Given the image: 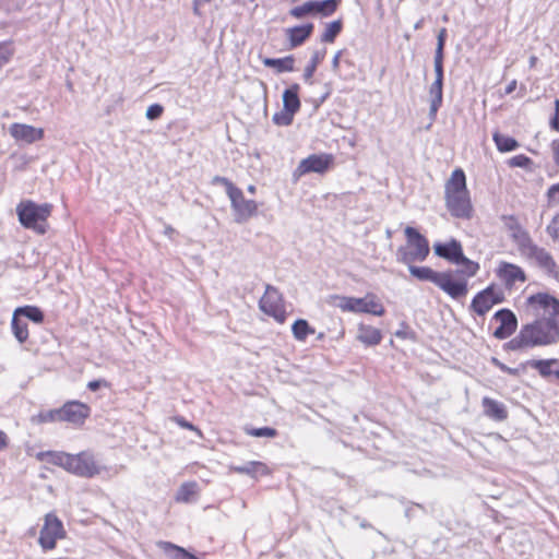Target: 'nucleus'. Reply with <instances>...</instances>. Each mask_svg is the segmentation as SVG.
<instances>
[{"label": "nucleus", "mask_w": 559, "mask_h": 559, "mask_svg": "<svg viewBox=\"0 0 559 559\" xmlns=\"http://www.w3.org/2000/svg\"><path fill=\"white\" fill-rule=\"evenodd\" d=\"M527 311L535 321L525 324L508 346L512 350L546 346L559 341V300L547 293L527 298Z\"/></svg>", "instance_id": "nucleus-1"}, {"label": "nucleus", "mask_w": 559, "mask_h": 559, "mask_svg": "<svg viewBox=\"0 0 559 559\" xmlns=\"http://www.w3.org/2000/svg\"><path fill=\"white\" fill-rule=\"evenodd\" d=\"M37 459L56 464L67 472L83 478H93L106 471V467L98 462L91 451H82L78 454L51 451L39 452Z\"/></svg>", "instance_id": "nucleus-2"}, {"label": "nucleus", "mask_w": 559, "mask_h": 559, "mask_svg": "<svg viewBox=\"0 0 559 559\" xmlns=\"http://www.w3.org/2000/svg\"><path fill=\"white\" fill-rule=\"evenodd\" d=\"M445 205L452 216L471 218L473 206L466 187V177L461 168L452 171L444 186Z\"/></svg>", "instance_id": "nucleus-3"}, {"label": "nucleus", "mask_w": 559, "mask_h": 559, "mask_svg": "<svg viewBox=\"0 0 559 559\" xmlns=\"http://www.w3.org/2000/svg\"><path fill=\"white\" fill-rule=\"evenodd\" d=\"M51 210V204H37L33 201H23L16 206L20 223L39 235L47 231V218L50 216Z\"/></svg>", "instance_id": "nucleus-4"}, {"label": "nucleus", "mask_w": 559, "mask_h": 559, "mask_svg": "<svg viewBox=\"0 0 559 559\" xmlns=\"http://www.w3.org/2000/svg\"><path fill=\"white\" fill-rule=\"evenodd\" d=\"M404 233L406 236V245L397 249V261L404 264L425 261L429 254L428 240L411 226H407Z\"/></svg>", "instance_id": "nucleus-5"}, {"label": "nucleus", "mask_w": 559, "mask_h": 559, "mask_svg": "<svg viewBox=\"0 0 559 559\" xmlns=\"http://www.w3.org/2000/svg\"><path fill=\"white\" fill-rule=\"evenodd\" d=\"M334 305L342 311L354 313H370L381 317L384 314L385 309L379 298L374 294H367L362 298L335 296Z\"/></svg>", "instance_id": "nucleus-6"}, {"label": "nucleus", "mask_w": 559, "mask_h": 559, "mask_svg": "<svg viewBox=\"0 0 559 559\" xmlns=\"http://www.w3.org/2000/svg\"><path fill=\"white\" fill-rule=\"evenodd\" d=\"M66 536L62 522L53 514L45 515L44 525L40 530L38 543L44 550H51L56 547L57 540Z\"/></svg>", "instance_id": "nucleus-7"}, {"label": "nucleus", "mask_w": 559, "mask_h": 559, "mask_svg": "<svg viewBox=\"0 0 559 559\" xmlns=\"http://www.w3.org/2000/svg\"><path fill=\"white\" fill-rule=\"evenodd\" d=\"M259 308L262 312L273 317L280 323H283L286 319L282 295L278 289L272 285H266L265 293L259 301Z\"/></svg>", "instance_id": "nucleus-8"}, {"label": "nucleus", "mask_w": 559, "mask_h": 559, "mask_svg": "<svg viewBox=\"0 0 559 559\" xmlns=\"http://www.w3.org/2000/svg\"><path fill=\"white\" fill-rule=\"evenodd\" d=\"M227 195L235 212V221L237 223H245L255 215L258 204L253 200H246L239 188H230V192Z\"/></svg>", "instance_id": "nucleus-9"}, {"label": "nucleus", "mask_w": 559, "mask_h": 559, "mask_svg": "<svg viewBox=\"0 0 559 559\" xmlns=\"http://www.w3.org/2000/svg\"><path fill=\"white\" fill-rule=\"evenodd\" d=\"M504 300V294L501 288L490 285L479 292L472 300L471 308L478 314H486L495 305Z\"/></svg>", "instance_id": "nucleus-10"}, {"label": "nucleus", "mask_w": 559, "mask_h": 559, "mask_svg": "<svg viewBox=\"0 0 559 559\" xmlns=\"http://www.w3.org/2000/svg\"><path fill=\"white\" fill-rule=\"evenodd\" d=\"M503 225L509 234V237L516 245L518 251L522 255L530 249L534 241L528 231L520 224L516 217L509 215L502 216Z\"/></svg>", "instance_id": "nucleus-11"}, {"label": "nucleus", "mask_w": 559, "mask_h": 559, "mask_svg": "<svg viewBox=\"0 0 559 559\" xmlns=\"http://www.w3.org/2000/svg\"><path fill=\"white\" fill-rule=\"evenodd\" d=\"M436 285L453 299H461L467 295V280L455 277L453 272H440Z\"/></svg>", "instance_id": "nucleus-12"}, {"label": "nucleus", "mask_w": 559, "mask_h": 559, "mask_svg": "<svg viewBox=\"0 0 559 559\" xmlns=\"http://www.w3.org/2000/svg\"><path fill=\"white\" fill-rule=\"evenodd\" d=\"M496 275L509 289L516 283H524L526 281L525 272L521 266L506 261L499 262Z\"/></svg>", "instance_id": "nucleus-13"}, {"label": "nucleus", "mask_w": 559, "mask_h": 559, "mask_svg": "<svg viewBox=\"0 0 559 559\" xmlns=\"http://www.w3.org/2000/svg\"><path fill=\"white\" fill-rule=\"evenodd\" d=\"M522 255L527 259L534 260L536 265L540 267L544 272H546L548 275L557 276L559 274L554 258L544 248H540L534 243Z\"/></svg>", "instance_id": "nucleus-14"}, {"label": "nucleus", "mask_w": 559, "mask_h": 559, "mask_svg": "<svg viewBox=\"0 0 559 559\" xmlns=\"http://www.w3.org/2000/svg\"><path fill=\"white\" fill-rule=\"evenodd\" d=\"M10 135L19 143L33 144L44 138V130L25 123H12L9 127Z\"/></svg>", "instance_id": "nucleus-15"}, {"label": "nucleus", "mask_w": 559, "mask_h": 559, "mask_svg": "<svg viewBox=\"0 0 559 559\" xmlns=\"http://www.w3.org/2000/svg\"><path fill=\"white\" fill-rule=\"evenodd\" d=\"M493 319L499 322V326L493 332V336L498 340L508 338L518 328V319L509 309H501L497 311Z\"/></svg>", "instance_id": "nucleus-16"}, {"label": "nucleus", "mask_w": 559, "mask_h": 559, "mask_svg": "<svg viewBox=\"0 0 559 559\" xmlns=\"http://www.w3.org/2000/svg\"><path fill=\"white\" fill-rule=\"evenodd\" d=\"M329 164L330 158L328 156L313 154L299 163L293 176L298 180L301 176L309 173L322 174L328 169Z\"/></svg>", "instance_id": "nucleus-17"}, {"label": "nucleus", "mask_w": 559, "mask_h": 559, "mask_svg": "<svg viewBox=\"0 0 559 559\" xmlns=\"http://www.w3.org/2000/svg\"><path fill=\"white\" fill-rule=\"evenodd\" d=\"M60 412V420L69 421L72 424H83L86 417L90 415V407L81 402L72 401L66 403Z\"/></svg>", "instance_id": "nucleus-18"}, {"label": "nucleus", "mask_w": 559, "mask_h": 559, "mask_svg": "<svg viewBox=\"0 0 559 559\" xmlns=\"http://www.w3.org/2000/svg\"><path fill=\"white\" fill-rule=\"evenodd\" d=\"M437 255L449 260L452 263L459 264L463 259L462 246L456 240H451L448 243H436L433 246Z\"/></svg>", "instance_id": "nucleus-19"}, {"label": "nucleus", "mask_w": 559, "mask_h": 559, "mask_svg": "<svg viewBox=\"0 0 559 559\" xmlns=\"http://www.w3.org/2000/svg\"><path fill=\"white\" fill-rule=\"evenodd\" d=\"M481 404L484 414L487 417L498 421L504 420L508 417V412L502 403L486 396L483 399Z\"/></svg>", "instance_id": "nucleus-20"}, {"label": "nucleus", "mask_w": 559, "mask_h": 559, "mask_svg": "<svg viewBox=\"0 0 559 559\" xmlns=\"http://www.w3.org/2000/svg\"><path fill=\"white\" fill-rule=\"evenodd\" d=\"M313 24L295 26L286 31L292 47L301 45L312 33Z\"/></svg>", "instance_id": "nucleus-21"}, {"label": "nucleus", "mask_w": 559, "mask_h": 559, "mask_svg": "<svg viewBox=\"0 0 559 559\" xmlns=\"http://www.w3.org/2000/svg\"><path fill=\"white\" fill-rule=\"evenodd\" d=\"M300 87L297 83L293 84L290 87L286 88L283 93V108L296 114L300 108V100L298 97V92Z\"/></svg>", "instance_id": "nucleus-22"}, {"label": "nucleus", "mask_w": 559, "mask_h": 559, "mask_svg": "<svg viewBox=\"0 0 559 559\" xmlns=\"http://www.w3.org/2000/svg\"><path fill=\"white\" fill-rule=\"evenodd\" d=\"M157 546L159 549L164 551V554L169 559H198L195 556L188 552L186 549L169 542L160 540L157 543Z\"/></svg>", "instance_id": "nucleus-23"}, {"label": "nucleus", "mask_w": 559, "mask_h": 559, "mask_svg": "<svg viewBox=\"0 0 559 559\" xmlns=\"http://www.w3.org/2000/svg\"><path fill=\"white\" fill-rule=\"evenodd\" d=\"M357 338L366 345H377L381 342L382 335L377 328L360 324Z\"/></svg>", "instance_id": "nucleus-24"}, {"label": "nucleus", "mask_w": 559, "mask_h": 559, "mask_svg": "<svg viewBox=\"0 0 559 559\" xmlns=\"http://www.w3.org/2000/svg\"><path fill=\"white\" fill-rule=\"evenodd\" d=\"M231 469L238 474H246L252 477L267 475L270 473L267 466L262 462H249L241 466H234Z\"/></svg>", "instance_id": "nucleus-25"}, {"label": "nucleus", "mask_w": 559, "mask_h": 559, "mask_svg": "<svg viewBox=\"0 0 559 559\" xmlns=\"http://www.w3.org/2000/svg\"><path fill=\"white\" fill-rule=\"evenodd\" d=\"M442 85H443V82L435 80L429 87V95H430L429 116L431 118L436 117L437 111L442 104Z\"/></svg>", "instance_id": "nucleus-26"}, {"label": "nucleus", "mask_w": 559, "mask_h": 559, "mask_svg": "<svg viewBox=\"0 0 559 559\" xmlns=\"http://www.w3.org/2000/svg\"><path fill=\"white\" fill-rule=\"evenodd\" d=\"M527 365L537 370L539 374L544 378H548L550 376H555L556 373V365H558V359H533L527 361Z\"/></svg>", "instance_id": "nucleus-27"}, {"label": "nucleus", "mask_w": 559, "mask_h": 559, "mask_svg": "<svg viewBox=\"0 0 559 559\" xmlns=\"http://www.w3.org/2000/svg\"><path fill=\"white\" fill-rule=\"evenodd\" d=\"M263 64L269 68H273L276 72H292L294 71L295 59L293 56H287L284 58L273 59L265 58L263 60Z\"/></svg>", "instance_id": "nucleus-28"}, {"label": "nucleus", "mask_w": 559, "mask_h": 559, "mask_svg": "<svg viewBox=\"0 0 559 559\" xmlns=\"http://www.w3.org/2000/svg\"><path fill=\"white\" fill-rule=\"evenodd\" d=\"M407 265L411 274L419 281H429L433 284L437 283L440 272H436L428 266H415L414 263Z\"/></svg>", "instance_id": "nucleus-29"}, {"label": "nucleus", "mask_w": 559, "mask_h": 559, "mask_svg": "<svg viewBox=\"0 0 559 559\" xmlns=\"http://www.w3.org/2000/svg\"><path fill=\"white\" fill-rule=\"evenodd\" d=\"M312 15H320L323 17L332 15L338 5V0H322L312 1Z\"/></svg>", "instance_id": "nucleus-30"}, {"label": "nucleus", "mask_w": 559, "mask_h": 559, "mask_svg": "<svg viewBox=\"0 0 559 559\" xmlns=\"http://www.w3.org/2000/svg\"><path fill=\"white\" fill-rule=\"evenodd\" d=\"M199 487L195 481L183 483L176 495L178 502H190L198 493Z\"/></svg>", "instance_id": "nucleus-31"}, {"label": "nucleus", "mask_w": 559, "mask_h": 559, "mask_svg": "<svg viewBox=\"0 0 559 559\" xmlns=\"http://www.w3.org/2000/svg\"><path fill=\"white\" fill-rule=\"evenodd\" d=\"M292 331L294 337L300 342L305 341L308 335L314 333V329L304 319L296 320L292 326Z\"/></svg>", "instance_id": "nucleus-32"}, {"label": "nucleus", "mask_w": 559, "mask_h": 559, "mask_svg": "<svg viewBox=\"0 0 559 559\" xmlns=\"http://www.w3.org/2000/svg\"><path fill=\"white\" fill-rule=\"evenodd\" d=\"M493 141L497 145V148L500 152H511V151H514L519 146V143L516 142L515 139H513L509 135L498 133V132H496L493 134Z\"/></svg>", "instance_id": "nucleus-33"}, {"label": "nucleus", "mask_w": 559, "mask_h": 559, "mask_svg": "<svg viewBox=\"0 0 559 559\" xmlns=\"http://www.w3.org/2000/svg\"><path fill=\"white\" fill-rule=\"evenodd\" d=\"M12 331L20 343H24L28 338L27 323L22 321L15 312L12 318Z\"/></svg>", "instance_id": "nucleus-34"}, {"label": "nucleus", "mask_w": 559, "mask_h": 559, "mask_svg": "<svg viewBox=\"0 0 559 559\" xmlns=\"http://www.w3.org/2000/svg\"><path fill=\"white\" fill-rule=\"evenodd\" d=\"M15 314L25 317L35 323H41L44 320L43 311L35 306H25L15 309Z\"/></svg>", "instance_id": "nucleus-35"}, {"label": "nucleus", "mask_w": 559, "mask_h": 559, "mask_svg": "<svg viewBox=\"0 0 559 559\" xmlns=\"http://www.w3.org/2000/svg\"><path fill=\"white\" fill-rule=\"evenodd\" d=\"M342 31V22L340 20L325 24L324 32L321 35V40L324 43H333L335 37Z\"/></svg>", "instance_id": "nucleus-36"}, {"label": "nucleus", "mask_w": 559, "mask_h": 559, "mask_svg": "<svg viewBox=\"0 0 559 559\" xmlns=\"http://www.w3.org/2000/svg\"><path fill=\"white\" fill-rule=\"evenodd\" d=\"M324 51H316L310 60V63L306 67L304 72V78L306 81H310L312 78L318 64L323 60Z\"/></svg>", "instance_id": "nucleus-37"}, {"label": "nucleus", "mask_w": 559, "mask_h": 559, "mask_svg": "<svg viewBox=\"0 0 559 559\" xmlns=\"http://www.w3.org/2000/svg\"><path fill=\"white\" fill-rule=\"evenodd\" d=\"M312 1H307L301 5L292 8L289 10V15H292L295 19H302L307 15H312Z\"/></svg>", "instance_id": "nucleus-38"}, {"label": "nucleus", "mask_w": 559, "mask_h": 559, "mask_svg": "<svg viewBox=\"0 0 559 559\" xmlns=\"http://www.w3.org/2000/svg\"><path fill=\"white\" fill-rule=\"evenodd\" d=\"M294 115L283 108L280 112L274 114L273 122L277 126H289L293 122Z\"/></svg>", "instance_id": "nucleus-39"}, {"label": "nucleus", "mask_w": 559, "mask_h": 559, "mask_svg": "<svg viewBox=\"0 0 559 559\" xmlns=\"http://www.w3.org/2000/svg\"><path fill=\"white\" fill-rule=\"evenodd\" d=\"M247 433L257 438H274L277 435L276 430L270 427L247 429Z\"/></svg>", "instance_id": "nucleus-40"}, {"label": "nucleus", "mask_w": 559, "mask_h": 559, "mask_svg": "<svg viewBox=\"0 0 559 559\" xmlns=\"http://www.w3.org/2000/svg\"><path fill=\"white\" fill-rule=\"evenodd\" d=\"M459 264L464 265V270L462 272L465 273L468 277L474 276L479 269L478 263L471 261L464 255L463 259L460 260Z\"/></svg>", "instance_id": "nucleus-41"}, {"label": "nucleus", "mask_w": 559, "mask_h": 559, "mask_svg": "<svg viewBox=\"0 0 559 559\" xmlns=\"http://www.w3.org/2000/svg\"><path fill=\"white\" fill-rule=\"evenodd\" d=\"M39 421L47 423V421H61L60 420V412L59 409H52L45 413H40L38 415Z\"/></svg>", "instance_id": "nucleus-42"}, {"label": "nucleus", "mask_w": 559, "mask_h": 559, "mask_svg": "<svg viewBox=\"0 0 559 559\" xmlns=\"http://www.w3.org/2000/svg\"><path fill=\"white\" fill-rule=\"evenodd\" d=\"M547 230V234L552 238V239H558L559 238V215H556L551 222L549 223V225L547 226L546 228Z\"/></svg>", "instance_id": "nucleus-43"}, {"label": "nucleus", "mask_w": 559, "mask_h": 559, "mask_svg": "<svg viewBox=\"0 0 559 559\" xmlns=\"http://www.w3.org/2000/svg\"><path fill=\"white\" fill-rule=\"evenodd\" d=\"M163 111V106L153 104L147 108L145 116L148 120H155L162 116Z\"/></svg>", "instance_id": "nucleus-44"}, {"label": "nucleus", "mask_w": 559, "mask_h": 559, "mask_svg": "<svg viewBox=\"0 0 559 559\" xmlns=\"http://www.w3.org/2000/svg\"><path fill=\"white\" fill-rule=\"evenodd\" d=\"M531 159L525 155H516L510 159V165L515 167H526Z\"/></svg>", "instance_id": "nucleus-45"}, {"label": "nucleus", "mask_w": 559, "mask_h": 559, "mask_svg": "<svg viewBox=\"0 0 559 559\" xmlns=\"http://www.w3.org/2000/svg\"><path fill=\"white\" fill-rule=\"evenodd\" d=\"M213 182L223 185L226 188L227 194L230 192V188H236V186L231 181H229L227 178L221 177V176L214 177Z\"/></svg>", "instance_id": "nucleus-46"}, {"label": "nucleus", "mask_w": 559, "mask_h": 559, "mask_svg": "<svg viewBox=\"0 0 559 559\" xmlns=\"http://www.w3.org/2000/svg\"><path fill=\"white\" fill-rule=\"evenodd\" d=\"M548 198L559 204V183L552 185L547 192Z\"/></svg>", "instance_id": "nucleus-47"}, {"label": "nucleus", "mask_w": 559, "mask_h": 559, "mask_svg": "<svg viewBox=\"0 0 559 559\" xmlns=\"http://www.w3.org/2000/svg\"><path fill=\"white\" fill-rule=\"evenodd\" d=\"M492 364H495L503 372H507V373L513 374V376L518 374V370L516 369H513V368H510V367L506 366L504 364L499 361L497 358H492Z\"/></svg>", "instance_id": "nucleus-48"}, {"label": "nucleus", "mask_w": 559, "mask_h": 559, "mask_svg": "<svg viewBox=\"0 0 559 559\" xmlns=\"http://www.w3.org/2000/svg\"><path fill=\"white\" fill-rule=\"evenodd\" d=\"M433 63L443 64V47L437 46Z\"/></svg>", "instance_id": "nucleus-49"}, {"label": "nucleus", "mask_w": 559, "mask_h": 559, "mask_svg": "<svg viewBox=\"0 0 559 559\" xmlns=\"http://www.w3.org/2000/svg\"><path fill=\"white\" fill-rule=\"evenodd\" d=\"M551 150H552L554 160L559 166V141L552 142Z\"/></svg>", "instance_id": "nucleus-50"}, {"label": "nucleus", "mask_w": 559, "mask_h": 559, "mask_svg": "<svg viewBox=\"0 0 559 559\" xmlns=\"http://www.w3.org/2000/svg\"><path fill=\"white\" fill-rule=\"evenodd\" d=\"M435 66V73H436V81L443 82V64L433 63Z\"/></svg>", "instance_id": "nucleus-51"}, {"label": "nucleus", "mask_w": 559, "mask_h": 559, "mask_svg": "<svg viewBox=\"0 0 559 559\" xmlns=\"http://www.w3.org/2000/svg\"><path fill=\"white\" fill-rule=\"evenodd\" d=\"M551 123H552L554 129L559 131V99L556 100L555 117H554Z\"/></svg>", "instance_id": "nucleus-52"}, {"label": "nucleus", "mask_w": 559, "mask_h": 559, "mask_svg": "<svg viewBox=\"0 0 559 559\" xmlns=\"http://www.w3.org/2000/svg\"><path fill=\"white\" fill-rule=\"evenodd\" d=\"M445 37H447V29L445 28H441L439 34H438V43H437L438 47H444Z\"/></svg>", "instance_id": "nucleus-53"}, {"label": "nucleus", "mask_w": 559, "mask_h": 559, "mask_svg": "<svg viewBox=\"0 0 559 559\" xmlns=\"http://www.w3.org/2000/svg\"><path fill=\"white\" fill-rule=\"evenodd\" d=\"M1 4L5 8L7 11L17 10L20 9V3H9V0H1Z\"/></svg>", "instance_id": "nucleus-54"}, {"label": "nucleus", "mask_w": 559, "mask_h": 559, "mask_svg": "<svg viewBox=\"0 0 559 559\" xmlns=\"http://www.w3.org/2000/svg\"><path fill=\"white\" fill-rule=\"evenodd\" d=\"M176 420L181 427L198 431L200 433V431L192 424L188 423L186 419L179 417Z\"/></svg>", "instance_id": "nucleus-55"}, {"label": "nucleus", "mask_w": 559, "mask_h": 559, "mask_svg": "<svg viewBox=\"0 0 559 559\" xmlns=\"http://www.w3.org/2000/svg\"><path fill=\"white\" fill-rule=\"evenodd\" d=\"M9 444V438L7 433L2 430H0V451L4 450Z\"/></svg>", "instance_id": "nucleus-56"}, {"label": "nucleus", "mask_w": 559, "mask_h": 559, "mask_svg": "<svg viewBox=\"0 0 559 559\" xmlns=\"http://www.w3.org/2000/svg\"><path fill=\"white\" fill-rule=\"evenodd\" d=\"M102 384H105V381H102V380H93V381H90L87 383V388L91 390V391H96L100 388Z\"/></svg>", "instance_id": "nucleus-57"}, {"label": "nucleus", "mask_w": 559, "mask_h": 559, "mask_svg": "<svg viewBox=\"0 0 559 559\" xmlns=\"http://www.w3.org/2000/svg\"><path fill=\"white\" fill-rule=\"evenodd\" d=\"M9 60V55H7L3 50L2 45L0 44V68L7 63Z\"/></svg>", "instance_id": "nucleus-58"}, {"label": "nucleus", "mask_w": 559, "mask_h": 559, "mask_svg": "<svg viewBox=\"0 0 559 559\" xmlns=\"http://www.w3.org/2000/svg\"><path fill=\"white\" fill-rule=\"evenodd\" d=\"M516 88V80H512L506 87V94H511Z\"/></svg>", "instance_id": "nucleus-59"}, {"label": "nucleus", "mask_w": 559, "mask_h": 559, "mask_svg": "<svg viewBox=\"0 0 559 559\" xmlns=\"http://www.w3.org/2000/svg\"><path fill=\"white\" fill-rule=\"evenodd\" d=\"M340 58H341V51H338V52L334 56V58H333V60H332V67H333V69H334V70H336V69L338 68V66H340Z\"/></svg>", "instance_id": "nucleus-60"}, {"label": "nucleus", "mask_w": 559, "mask_h": 559, "mask_svg": "<svg viewBox=\"0 0 559 559\" xmlns=\"http://www.w3.org/2000/svg\"><path fill=\"white\" fill-rule=\"evenodd\" d=\"M202 5H203V4L198 3V2H197V0H194V3H193V12H194V14H197V15H201L200 8H201Z\"/></svg>", "instance_id": "nucleus-61"}, {"label": "nucleus", "mask_w": 559, "mask_h": 559, "mask_svg": "<svg viewBox=\"0 0 559 559\" xmlns=\"http://www.w3.org/2000/svg\"><path fill=\"white\" fill-rule=\"evenodd\" d=\"M175 233V229L171 226L165 227V235L171 236Z\"/></svg>", "instance_id": "nucleus-62"}, {"label": "nucleus", "mask_w": 559, "mask_h": 559, "mask_svg": "<svg viewBox=\"0 0 559 559\" xmlns=\"http://www.w3.org/2000/svg\"><path fill=\"white\" fill-rule=\"evenodd\" d=\"M536 61H537V58H536L535 56H532V57L530 58V66H531V67H534V66H535V63H536Z\"/></svg>", "instance_id": "nucleus-63"}, {"label": "nucleus", "mask_w": 559, "mask_h": 559, "mask_svg": "<svg viewBox=\"0 0 559 559\" xmlns=\"http://www.w3.org/2000/svg\"><path fill=\"white\" fill-rule=\"evenodd\" d=\"M555 377L557 379H559V360H558V365H556V373H555Z\"/></svg>", "instance_id": "nucleus-64"}]
</instances>
